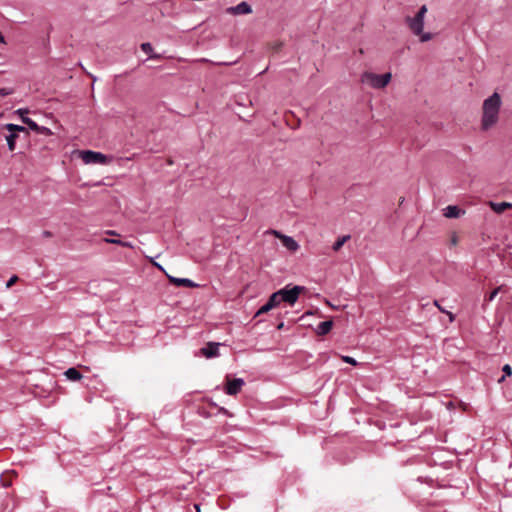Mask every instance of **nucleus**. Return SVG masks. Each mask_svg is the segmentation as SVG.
I'll use <instances>...</instances> for the list:
<instances>
[{"label": "nucleus", "instance_id": "obj_17", "mask_svg": "<svg viewBox=\"0 0 512 512\" xmlns=\"http://www.w3.org/2000/svg\"><path fill=\"white\" fill-rule=\"evenodd\" d=\"M141 50L149 56V59H159L160 55L153 52L151 43L145 42L141 44Z\"/></svg>", "mask_w": 512, "mask_h": 512}, {"label": "nucleus", "instance_id": "obj_27", "mask_svg": "<svg viewBox=\"0 0 512 512\" xmlns=\"http://www.w3.org/2000/svg\"><path fill=\"white\" fill-rule=\"evenodd\" d=\"M213 406L215 408H217V413L216 414H220L221 413V414H224V415H229V412H228V410L226 408L218 407L216 404H213Z\"/></svg>", "mask_w": 512, "mask_h": 512}, {"label": "nucleus", "instance_id": "obj_1", "mask_svg": "<svg viewBox=\"0 0 512 512\" xmlns=\"http://www.w3.org/2000/svg\"><path fill=\"white\" fill-rule=\"evenodd\" d=\"M501 105L502 100L498 92H494L484 100L481 119V127L483 130H489L498 122Z\"/></svg>", "mask_w": 512, "mask_h": 512}, {"label": "nucleus", "instance_id": "obj_15", "mask_svg": "<svg viewBox=\"0 0 512 512\" xmlns=\"http://www.w3.org/2000/svg\"><path fill=\"white\" fill-rule=\"evenodd\" d=\"M490 207L491 209L497 213V214H501L503 213L504 211H506L507 209H511L512 208V203L510 202H500V203H496V202H490Z\"/></svg>", "mask_w": 512, "mask_h": 512}, {"label": "nucleus", "instance_id": "obj_16", "mask_svg": "<svg viewBox=\"0 0 512 512\" xmlns=\"http://www.w3.org/2000/svg\"><path fill=\"white\" fill-rule=\"evenodd\" d=\"M64 376L70 381H79L82 379L83 375L80 371L75 367H70L64 372Z\"/></svg>", "mask_w": 512, "mask_h": 512}, {"label": "nucleus", "instance_id": "obj_34", "mask_svg": "<svg viewBox=\"0 0 512 512\" xmlns=\"http://www.w3.org/2000/svg\"><path fill=\"white\" fill-rule=\"evenodd\" d=\"M42 234H43V236H44V237H46V238H47V237H51V236H52V233H51L50 231H48V230L43 231V233H42Z\"/></svg>", "mask_w": 512, "mask_h": 512}, {"label": "nucleus", "instance_id": "obj_3", "mask_svg": "<svg viewBox=\"0 0 512 512\" xmlns=\"http://www.w3.org/2000/svg\"><path fill=\"white\" fill-rule=\"evenodd\" d=\"M392 77L390 72L384 74H375L372 72H364L361 81L375 89H382L388 85Z\"/></svg>", "mask_w": 512, "mask_h": 512}, {"label": "nucleus", "instance_id": "obj_33", "mask_svg": "<svg viewBox=\"0 0 512 512\" xmlns=\"http://www.w3.org/2000/svg\"><path fill=\"white\" fill-rule=\"evenodd\" d=\"M458 243V239H457V236L454 235L451 239V245H456Z\"/></svg>", "mask_w": 512, "mask_h": 512}, {"label": "nucleus", "instance_id": "obj_14", "mask_svg": "<svg viewBox=\"0 0 512 512\" xmlns=\"http://www.w3.org/2000/svg\"><path fill=\"white\" fill-rule=\"evenodd\" d=\"M462 214L464 211L456 205H449L444 209V216L447 218H458Z\"/></svg>", "mask_w": 512, "mask_h": 512}, {"label": "nucleus", "instance_id": "obj_11", "mask_svg": "<svg viewBox=\"0 0 512 512\" xmlns=\"http://www.w3.org/2000/svg\"><path fill=\"white\" fill-rule=\"evenodd\" d=\"M220 343L208 342L202 349L201 353L208 359L218 356Z\"/></svg>", "mask_w": 512, "mask_h": 512}, {"label": "nucleus", "instance_id": "obj_22", "mask_svg": "<svg viewBox=\"0 0 512 512\" xmlns=\"http://www.w3.org/2000/svg\"><path fill=\"white\" fill-rule=\"evenodd\" d=\"M416 35L420 37L421 42H427L432 39V33H430V32L422 31L421 34H416Z\"/></svg>", "mask_w": 512, "mask_h": 512}, {"label": "nucleus", "instance_id": "obj_32", "mask_svg": "<svg viewBox=\"0 0 512 512\" xmlns=\"http://www.w3.org/2000/svg\"><path fill=\"white\" fill-rule=\"evenodd\" d=\"M446 314L449 316V320L450 322H453L455 320V315L451 312H446Z\"/></svg>", "mask_w": 512, "mask_h": 512}, {"label": "nucleus", "instance_id": "obj_18", "mask_svg": "<svg viewBox=\"0 0 512 512\" xmlns=\"http://www.w3.org/2000/svg\"><path fill=\"white\" fill-rule=\"evenodd\" d=\"M104 242L109 243V244H116V245H119L121 247L133 248V244L131 242L124 241V240H121V239L105 238Z\"/></svg>", "mask_w": 512, "mask_h": 512}, {"label": "nucleus", "instance_id": "obj_10", "mask_svg": "<svg viewBox=\"0 0 512 512\" xmlns=\"http://www.w3.org/2000/svg\"><path fill=\"white\" fill-rule=\"evenodd\" d=\"M277 306H279V302H278V300L276 299L275 294H274V293H272V294L269 296V298H268L267 302H266L264 305H262V306L257 310V312L255 313L254 317H258V316H260V315H262V314H265V313L269 312L270 310H272L273 308H275V307H277Z\"/></svg>", "mask_w": 512, "mask_h": 512}, {"label": "nucleus", "instance_id": "obj_6", "mask_svg": "<svg viewBox=\"0 0 512 512\" xmlns=\"http://www.w3.org/2000/svg\"><path fill=\"white\" fill-rule=\"evenodd\" d=\"M81 158L85 164H107L109 162L107 155L92 150L82 151Z\"/></svg>", "mask_w": 512, "mask_h": 512}, {"label": "nucleus", "instance_id": "obj_19", "mask_svg": "<svg viewBox=\"0 0 512 512\" xmlns=\"http://www.w3.org/2000/svg\"><path fill=\"white\" fill-rule=\"evenodd\" d=\"M22 122L26 124L30 130L40 133V126L33 119L22 117Z\"/></svg>", "mask_w": 512, "mask_h": 512}, {"label": "nucleus", "instance_id": "obj_30", "mask_svg": "<svg viewBox=\"0 0 512 512\" xmlns=\"http://www.w3.org/2000/svg\"><path fill=\"white\" fill-rule=\"evenodd\" d=\"M27 112H28L27 109L20 108V109L17 110V113L21 116V118L25 117L24 114H26Z\"/></svg>", "mask_w": 512, "mask_h": 512}, {"label": "nucleus", "instance_id": "obj_26", "mask_svg": "<svg viewBox=\"0 0 512 512\" xmlns=\"http://www.w3.org/2000/svg\"><path fill=\"white\" fill-rule=\"evenodd\" d=\"M18 280V277L16 275H13L6 283V287L7 288H10L12 285H14L16 283V281Z\"/></svg>", "mask_w": 512, "mask_h": 512}, {"label": "nucleus", "instance_id": "obj_29", "mask_svg": "<svg viewBox=\"0 0 512 512\" xmlns=\"http://www.w3.org/2000/svg\"><path fill=\"white\" fill-rule=\"evenodd\" d=\"M151 263L153 264V266H155L157 269H159L160 271L164 272L165 275L168 274L165 269L163 268L162 265H160L159 263L155 262L154 260H151Z\"/></svg>", "mask_w": 512, "mask_h": 512}, {"label": "nucleus", "instance_id": "obj_25", "mask_svg": "<svg viewBox=\"0 0 512 512\" xmlns=\"http://www.w3.org/2000/svg\"><path fill=\"white\" fill-rule=\"evenodd\" d=\"M12 93H13L12 89L5 88V87L0 88V96H2V97H6V96H8V95H10Z\"/></svg>", "mask_w": 512, "mask_h": 512}, {"label": "nucleus", "instance_id": "obj_12", "mask_svg": "<svg viewBox=\"0 0 512 512\" xmlns=\"http://www.w3.org/2000/svg\"><path fill=\"white\" fill-rule=\"evenodd\" d=\"M277 235L281 238L282 244L286 249L292 252L298 250L299 244L294 238L287 235H279L278 233Z\"/></svg>", "mask_w": 512, "mask_h": 512}, {"label": "nucleus", "instance_id": "obj_9", "mask_svg": "<svg viewBox=\"0 0 512 512\" xmlns=\"http://www.w3.org/2000/svg\"><path fill=\"white\" fill-rule=\"evenodd\" d=\"M226 11L228 14L231 15H247L252 13V7L248 2L242 1L236 6H231L227 8Z\"/></svg>", "mask_w": 512, "mask_h": 512}, {"label": "nucleus", "instance_id": "obj_21", "mask_svg": "<svg viewBox=\"0 0 512 512\" xmlns=\"http://www.w3.org/2000/svg\"><path fill=\"white\" fill-rule=\"evenodd\" d=\"M502 371H503L504 375L499 379V382L504 381L505 376L512 375V367L509 364H505L502 368Z\"/></svg>", "mask_w": 512, "mask_h": 512}, {"label": "nucleus", "instance_id": "obj_13", "mask_svg": "<svg viewBox=\"0 0 512 512\" xmlns=\"http://www.w3.org/2000/svg\"><path fill=\"white\" fill-rule=\"evenodd\" d=\"M332 327H333L332 320L322 321L317 325V327L315 329V333L318 336H325L331 331Z\"/></svg>", "mask_w": 512, "mask_h": 512}, {"label": "nucleus", "instance_id": "obj_23", "mask_svg": "<svg viewBox=\"0 0 512 512\" xmlns=\"http://www.w3.org/2000/svg\"><path fill=\"white\" fill-rule=\"evenodd\" d=\"M500 289H501L500 287L495 288L489 295H487L485 297V300L488 302L493 301L495 299V297L497 296V294L499 293Z\"/></svg>", "mask_w": 512, "mask_h": 512}, {"label": "nucleus", "instance_id": "obj_24", "mask_svg": "<svg viewBox=\"0 0 512 512\" xmlns=\"http://www.w3.org/2000/svg\"><path fill=\"white\" fill-rule=\"evenodd\" d=\"M342 360L343 362L347 363V364H350L352 366H357L358 365V362L355 358L351 357V356H342Z\"/></svg>", "mask_w": 512, "mask_h": 512}, {"label": "nucleus", "instance_id": "obj_36", "mask_svg": "<svg viewBox=\"0 0 512 512\" xmlns=\"http://www.w3.org/2000/svg\"><path fill=\"white\" fill-rule=\"evenodd\" d=\"M435 305L439 308V310H440L441 312H443V313H446V312H447L444 308H441V307L438 305L437 301H435Z\"/></svg>", "mask_w": 512, "mask_h": 512}, {"label": "nucleus", "instance_id": "obj_35", "mask_svg": "<svg viewBox=\"0 0 512 512\" xmlns=\"http://www.w3.org/2000/svg\"><path fill=\"white\" fill-rule=\"evenodd\" d=\"M40 132H46V133H49V132H50V130H49L47 127L40 126Z\"/></svg>", "mask_w": 512, "mask_h": 512}, {"label": "nucleus", "instance_id": "obj_7", "mask_svg": "<svg viewBox=\"0 0 512 512\" xmlns=\"http://www.w3.org/2000/svg\"><path fill=\"white\" fill-rule=\"evenodd\" d=\"M244 385L245 381L242 378L229 379L227 377L224 390L228 395H236Z\"/></svg>", "mask_w": 512, "mask_h": 512}, {"label": "nucleus", "instance_id": "obj_31", "mask_svg": "<svg viewBox=\"0 0 512 512\" xmlns=\"http://www.w3.org/2000/svg\"><path fill=\"white\" fill-rule=\"evenodd\" d=\"M105 234L110 236H118V233L114 230H107L105 231Z\"/></svg>", "mask_w": 512, "mask_h": 512}, {"label": "nucleus", "instance_id": "obj_4", "mask_svg": "<svg viewBox=\"0 0 512 512\" xmlns=\"http://www.w3.org/2000/svg\"><path fill=\"white\" fill-rule=\"evenodd\" d=\"M427 13L426 5H422L414 17H406V23L414 34H421L424 28V18Z\"/></svg>", "mask_w": 512, "mask_h": 512}, {"label": "nucleus", "instance_id": "obj_28", "mask_svg": "<svg viewBox=\"0 0 512 512\" xmlns=\"http://www.w3.org/2000/svg\"><path fill=\"white\" fill-rule=\"evenodd\" d=\"M199 415L203 416L205 418H209V417H211L214 414L211 413V412L206 411L204 408H201V409H199Z\"/></svg>", "mask_w": 512, "mask_h": 512}, {"label": "nucleus", "instance_id": "obj_8", "mask_svg": "<svg viewBox=\"0 0 512 512\" xmlns=\"http://www.w3.org/2000/svg\"><path fill=\"white\" fill-rule=\"evenodd\" d=\"M166 277L171 285H174L175 287H187V288H196L199 287V284L195 283L189 278H178L171 276L169 274H166Z\"/></svg>", "mask_w": 512, "mask_h": 512}, {"label": "nucleus", "instance_id": "obj_20", "mask_svg": "<svg viewBox=\"0 0 512 512\" xmlns=\"http://www.w3.org/2000/svg\"><path fill=\"white\" fill-rule=\"evenodd\" d=\"M348 239H350V235H344V236H342V237L338 238V239L334 242V244H333V246H332V249H333L334 251H339V250L341 249V247L345 244V242H346Z\"/></svg>", "mask_w": 512, "mask_h": 512}, {"label": "nucleus", "instance_id": "obj_5", "mask_svg": "<svg viewBox=\"0 0 512 512\" xmlns=\"http://www.w3.org/2000/svg\"><path fill=\"white\" fill-rule=\"evenodd\" d=\"M9 134L6 136L7 147L9 151L13 152L16 148V139L19 137V132H26V128L21 125L7 123L4 125Z\"/></svg>", "mask_w": 512, "mask_h": 512}, {"label": "nucleus", "instance_id": "obj_2", "mask_svg": "<svg viewBox=\"0 0 512 512\" xmlns=\"http://www.w3.org/2000/svg\"><path fill=\"white\" fill-rule=\"evenodd\" d=\"M303 289L304 287L302 286L295 285L293 287H290V285H287L284 288H281L278 291L274 292V294L279 302V305L281 303H287L292 306L297 302L299 295Z\"/></svg>", "mask_w": 512, "mask_h": 512}, {"label": "nucleus", "instance_id": "obj_37", "mask_svg": "<svg viewBox=\"0 0 512 512\" xmlns=\"http://www.w3.org/2000/svg\"><path fill=\"white\" fill-rule=\"evenodd\" d=\"M283 327H284V323H283V322H281V323H279V324L277 325V329H278V330L283 329Z\"/></svg>", "mask_w": 512, "mask_h": 512}]
</instances>
